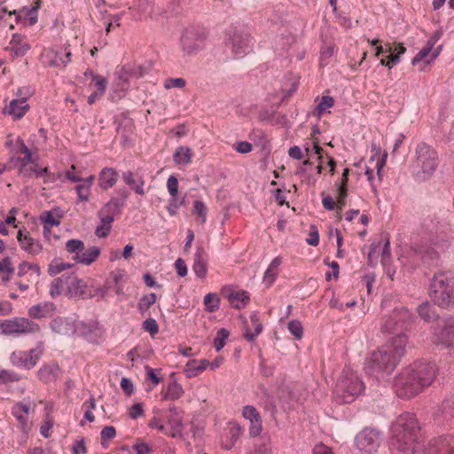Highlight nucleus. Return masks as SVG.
<instances>
[{"label": "nucleus", "mask_w": 454, "mask_h": 454, "mask_svg": "<svg viewBox=\"0 0 454 454\" xmlns=\"http://www.w3.org/2000/svg\"><path fill=\"white\" fill-rule=\"evenodd\" d=\"M288 330L297 340H301L303 336V327L298 320L290 321L288 323Z\"/></svg>", "instance_id": "nucleus-54"}, {"label": "nucleus", "mask_w": 454, "mask_h": 454, "mask_svg": "<svg viewBox=\"0 0 454 454\" xmlns=\"http://www.w3.org/2000/svg\"><path fill=\"white\" fill-rule=\"evenodd\" d=\"M338 386L345 394L351 396L361 395L364 389L362 380L351 372H346Z\"/></svg>", "instance_id": "nucleus-17"}, {"label": "nucleus", "mask_w": 454, "mask_h": 454, "mask_svg": "<svg viewBox=\"0 0 454 454\" xmlns=\"http://www.w3.org/2000/svg\"><path fill=\"white\" fill-rule=\"evenodd\" d=\"M374 256H380L382 264L386 265L391 259L390 244L387 238L381 239L378 243L372 244L368 254L369 261Z\"/></svg>", "instance_id": "nucleus-24"}, {"label": "nucleus", "mask_w": 454, "mask_h": 454, "mask_svg": "<svg viewBox=\"0 0 454 454\" xmlns=\"http://www.w3.org/2000/svg\"><path fill=\"white\" fill-rule=\"evenodd\" d=\"M103 215V211L100 213ZM114 221L113 215L101 216V223L96 229V235L99 238L106 236L111 229V223Z\"/></svg>", "instance_id": "nucleus-42"}, {"label": "nucleus", "mask_w": 454, "mask_h": 454, "mask_svg": "<svg viewBox=\"0 0 454 454\" xmlns=\"http://www.w3.org/2000/svg\"><path fill=\"white\" fill-rule=\"evenodd\" d=\"M243 416L250 422L249 434L255 437L260 434L262 429L260 414L253 406L247 405L243 410Z\"/></svg>", "instance_id": "nucleus-28"}, {"label": "nucleus", "mask_w": 454, "mask_h": 454, "mask_svg": "<svg viewBox=\"0 0 454 454\" xmlns=\"http://www.w3.org/2000/svg\"><path fill=\"white\" fill-rule=\"evenodd\" d=\"M56 306L53 302L43 301L28 309L27 315L32 318L40 319L53 315Z\"/></svg>", "instance_id": "nucleus-29"}, {"label": "nucleus", "mask_w": 454, "mask_h": 454, "mask_svg": "<svg viewBox=\"0 0 454 454\" xmlns=\"http://www.w3.org/2000/svg\"><path fill=\"white\" fill-rule=\"evenodd\" d=\"M220 300L215 294L209 293L204 297V304L209 312H214L219 308Z\"/></svg>", "instance_id": "nucleus-47"}, {"label": "nucleus", "mask_w": 454, "mask_h": 454, "mask_svg": "<svg viewBox=\"0 0 454 454\" xmlns=\"http://www.w3.org/2000/svg\"><path fill=\"white\" fill-rule=\"evenodd\" d=\"M90 87L95 90V91H98L99 95H103L106 91V80L100 75L93 76V80L90 84Z\"/></svg>", "instance_id": "nucleus-52"}, {"label": "nucleus", "mask_w": 454, "mask_h": 454, "mask_svg": "<svg viewBox=\"0 0 454 454\" xmlns=\"http://www.w3.org/2000/svg\"><path fill=\"white\" fill-rule=\"evenodd\" d=\"M192 270L197 277L203 278L207 275V266L205 260V251L202 247H198L195 256Z\"/></svg>", "instance_id": "nucleus-33"}, {"label": "nucleus", "mask_w": 454, "mask_h": 454, "mask_svg": "<svg viewBox=\"0 0 454 454\" xmlns=\"http://www.w3.org/2000/svg\"><path fill=\"white\" fill-rule=\"evenodd\" d=\"M419 317L427 322H430L436 317L435 312L428 302L422 303L418 308Z\"/></svg>", "instance_id": "nucleus-45"}, {"label": "nucleus", "mask_w": 454, "mask_h": 454, "mask_svg": "<svg viewBox=\"0 0 454 454\" xmlns=\"http://www.w3.org/2000/svg\"><path fill=\"white\" fill-rule=\"evenodd\" d=\"M78 198L81 201H88L90 194V187H89L88 184L80 183L75 187Z\"/></svg>", "instance_id": "nucleus-55"}, {"label": "nucleus", "mask_w": 454, "mask_h": 454, "mask_svg": "<svg viewBox=\"0 0 454 454\" xmlns=\"http://www.w3.org/2000/svg\"><path fill=\"white\" fill-rule=\"evenodd\" d=\"M407 338L399 335L396 339H389L387 342L379 349L373 351L367 358L364 370L367 374L383 379L390 375L402 356L405 353Z\"/></svg>", "instance_id": "nucleus-1"}, {"label": "nucleus", "mask_w": 454, "mask_h": 454, "mask_svg": "<svg viewBox=\"0 0 454 454\" xmlns=\"http://www.w3.org/2000/svg\"><path fill=\"white\" fill-rule=\"evenodd\" d=\"M75 321L70 317H55L50 324V327L55 333L71 336L75 333Z\"/></svg>", "instance_id": "nucleus-22"}, {"label": "nucleus", "mask_w": 454, "mask_h": 454, "mask_svg": "<svg viewBox=\"0 0 454 454\" xmlns=\"http://www.w3.org/2000/svg\"><path fill=\"white\" fill-rule=\"evenodd\" d=\"M433 341L447 348L454 346V317H449L439 325L434 333Z\"/></svg>", "instance_id": "nucleus-14"}, {"label": "nucleus", "mask_w": 454, "mask_h": 454, "mask_svg": "<svg viewBox=\"0 0 454 454\" xmlns=\"http://www.w3.org/2000/svg\"><path fill=\"white\" fill-rule=\"evenodd\" d=\"M173 158L177 165H186L191 161L192 150L189 147L180 146L176 149Z\"/></svg>", "instance_id": "nucleus-41"}, {"label": "nucleus", "mask_w": 454, "mask_h": 454, "mask_svg": "<svg viewBox=\"0 0 454 454\" xmlns=\"http://www.w3.org/2000/svg\"><path fill=\"white\" fill-rule=\"evenodd\" d=\"M133 130V121L126 114H123L117 128V132L121 137L120 143L123 147H129L132 145Z\"/></svg>", "instance_id": "nucleus-21"}, {"label": "nucleus", "mask_w": 454, "mask_h": 454, "mask_svg": "<svg viewBox=\"0 0 454 454\" xmlns=\"http://www.w3.org/2000/svg\"><path fill=\"white\" fill-rule=\"evenodd\" d=\"M114 185V169L110 168H104L99 175V186L103 190H107Z\"/></svg>", "instance_id": "nucleus-43"}, {"label": "nucleus", "mask_w": 454, "mask_h": 454, "mask_svg": "<svg viewBox=\"0 0 454 454\" xmlns=\"http://www.w3.org/2000/svg\"><path fill=\"white\" fill-rule=\"evenodd\" d=\"M442 50V45L437 46L435 49L432 50L430 47H424L421 49L416 56L412 59V65L416 66L417 64L423 62L422 65L419 67L420 71L425 70L426 66L433 62L440 54Z\"/></svg>", "instance_id": "nucleus-27"}, {"label": "nucleus", "mask_w": 454, "mask_h": 454, "mask_svg": "<svg viewBox=\"0 0 454 454\" xmlns=\"http://www.w3.org/2000/svg\"><path fill=\"white\" fill-rule=\"evenodd\" d=\"M186 81L184 78H168L164 82V88L170 90L173 88L182 89L185 86Z\"/></svg>", "instance_id": "nucleus-56"}, {"label": "nucleus", "mask_w": 454, "mask_h": 454, "mask_svg": "<svg viewBox=\"0 0 454 454\" xmlns=\"http://www.w3.org/2000/svg\"><path fill=\"white\" fill-rule=\"evenodd\" d=\"M209 365L207 360H192L186 364L185 372L188 377H195L202 372Z\"/></svg>", "instance_id": "nucleus-37"}, {"label": "nucleus", "mask_w": 454, "mask_h": 454, "mask_svg": "<svg viewBox=\"0 0 454 454\" xmlns=\"http://www.w3.org/2000/svg\"><path fill=\"white\" fill-rule=\"evenodd\" d=\"M94 407V399H90L86 401L82 405V408L84 409V419L90 422L94 421V415L91 411V409H93Z\"/></svg>", "instance_id": "nucleus-61"}, {"label": "nucleus", "mask_w": 454, "mask_h": 454, "mask_svg": "<svg viewBox=\"0 0 454 454\" xmlns=\"http://www.w3.org/2000/svg\"><path fill=\"white\" fill-rule=\"evenodd\" d=\"M333 98L330 96H324L316 108V113L320 116L326 110L333 106Z\"/></svg>", "instance_id": "nucleus-53"}, {"label": "nucleus", "mask_w": 454, "mask_h": 454, "mask_svg": "<svg viewBox=\"0 0 454 454\" xmlns=\"http://www.w3.org/2000/svg\"><path fill=\"white\" fill-rule=\"evenodd\" d=\"M437 373L434 363H415L406 367L395 379V387L399 397H412L431 385Z\"/></svg>", "instance_id": "nucleus-2"}, {"label": "nucleus", "mask_w": 454, "mask_h": 454, "mask_svg": "<svg viewBox=\"0 0 454 454\" xmlns=\"http://www.w3.org/2000/svg\"><path fill=\"white\" fill-rule=\"evenodd\" d=\"M229 334V332L224 328L217 331L216 336L214 340V346L216 351H220L224 347Z\"/></svg>", "instance_id": "nucleus-48"}, {"label": "nucleus", "mask_w": 454, "mask_h": 454, "mask_svg": "<svg viewBox=\"0 0 454 454\" xmlns=\"http://www.w3.org/2000/svg\"><path fill=\"white\" fill-rule=\"evenodd\" d=\"M156 301V294L154 293L148 294L140 298L137 303L138 310L144 314Z\"/></svg>", "instance_id": "nucleus-44"}, {"label": "nucleus", "mask_w": 454, "mask_h": 454, "mask_svg": "<svg viewBox=\"0 0 454 454\" xmlns=\"http://www.w3.org/2000/svg\"><path fill=\"white\" fill-rule=\"evenodd\" d=\"M75 333L86 338L89 341L96 342L101 338L104 330L96 320L75 321Z\"/></svg>", "instance_id": "nucleus-15"}, {"label": "nucleus", "mask_w": 454, "mask_h": 454, "mask_svg": "<svg viewBox=\"0 0 454 454\" xmlns=\"http://www.w3.org/2000/svg\"><path fill=\"white\" fill-rule=\"evenodd\" d=\"M429 295L439 306L454 305V276L447 273L435 275L431 280Z\"/></svg>", "instance_id": "nucleus-5"}, {"label": "nucleus", "mask_w": 454, "mask_h": 454, "mask_svg": "<svg viewBox=\"0 0 454 454\" xmlns=\"http://www.w3.org/2000/svg\"><path fill=\"white\" fill-rule=\"evenodd\" d=\"M66 248L68 253L74 254V256H77L84 250V244L80 239H73L67 241Z\"/></svg>", "instance_id": "nucleus-46"}, {"label": "nucleus", "mask_w": 454, "mask_h": 454, "mask_svg": "<svg viewBox=\"0 0 454 454\" xmlns=\"http://www.w3.org/2000/svg\"><path fill=\"white\" fill-rule=\"evenodd\" d=\"M254 454H271V449L270 446L269 440H263V442L256 446Z\"/></svg>", "instance_id": "nucleus-64"}, {"label": "nucleus", "mask_w": 454, "mask_h": 454, "mask_svg": "<svg viewBox=\"0 0 454 454\" xmlns=\"http://www.w3.org/2000/svg\"><path fill=\"white\" fill-rule=\"evenodd\" d=\"M194 211L201 218V223H204L206 222V216H207L206 205L200 200H196L194 202Z\"/></svg>", "instance_id": "nucleus-63"}, {"label": "nucleus", "mask_w": 454, "mask_h": 454, "mask_svg": "<svg viewBox=\"0 0 454 454\" xmlns=\"http://www.w3.org/2000/svg\"><path fill=\"white\" fill-rule=\"evenodd\" d=\"M143 328L153 336L159 332L158 324L153 318L145 319L143 323Z\"/></svg>", "instance_id": "nucleus-59"}, {"label": "nucleus", "mask_w": 454, "mask_h": 454, "mask_svg": "<svg viewBox=\"0 0 454 454\" xmlns=\"http://www.w3.org/2000/svg\"><path fill=\"white\" fill-rule=\"evenodd\" d=\"M167 187L171 197H176L178 192V181L174 176H170L167 181Z\"/></svg>", "instance_id": "nucleus-62"}, {"label": "nucleus", "mask_w": 454, "mask_h": 454, "mask_svg": "<svg viewBox=\"0 0 454 454\" xmlns=\"http://www.w3.org/2000/svg\"><path fill=\"white\" fill-rule=\"evenodd\" d=\"M380 442V432L376 429L365 428L355 439L357 449L365 454L375 452Z\"/></svg>", "instance_id": "nucleus-11"}, {"label": "nucleus", "mask_w": 454, "mask_h": 454, "mask_svg": "<svg viewBox=\"0 0 454 454\" xmlns=\"http://www.w3.org/2000/svg\"><path fill=\"white\" fill-rule=\"evenodd\" d=\"M20 380V376L14 372L5 369L0 370V384L19 381Z\"/></svg>", "instance_id": "nucleus-51"}, {"label": "nucleus", "mask_w": 454, "mask_h": 454, "mask_svg": "<svg viewBox=\"0 0 454 454\" xmlns=\"http://www.w3.org/2000/svg\"><path fill=\"white\" fill-rule=\"evenodd\" d=\"M145 73V68L136 61L124 63L115 78V98H124L133 81L143 77Z\"/></svg>", "instance_id": "nucleus-6"}, {"label": "nucleus", "mask_w": 454, "mask_h": 454, "mask_svg": "<svg viewBox=\"0 0 454 454\" xmlns=\"http://www.w3.org/2000/svg\"><path fill=\"white\" fill-rule=\"evenodd\" d=\"M240 427L236 423H230L225 429V434L222 437V446L223 449L231 450L240 435Z\"/></svg>", "instance_id": "nucleus-31"}, {"label": "nucleus", "mask_w": 454, "mask_h": 454, "mask_svg": "<svg viewBox=\"0 0 454 454\" xmlns=\"http://www.w3.org/2000/svg\"><path fill=\"white\" fill-rule=\"evenodd\" d=\"M306 242L313 247H316L319 243V232L315 225L310 226L309 237L306 239Z\"/></svg>", "instance_id": "nucleus-60"}, {"label": "nucleus", "mask_w": 454, "mask_h": 454, "mask_svg": "<svg viewBox=\"0 0 454 454\" xmlns=\"http://www.w3.org/2000/svg\"><path fill=\"white\" fill-rule=\"evenodd\" d=\"M133 10L137 12L135 14L136 19H142L149 15L153 10L152 0H137L134 4Z\"/></svg>", "instance_id": "nucleus-39"}, {"label": "nucleus", "mask_w": 454, "mask_h": 454, "mask_svg": "<svg viewBox=\"0 0 454 454\" xmlns=\"http://www.w3.org/2000/svg\"><path fill=\"white\" fill-rule=\"evenodd\" d=\"M62 215L59 214V209L51 211H43L40 215L41 222L43 223V235L47 238L49 232L53 226L60 224V218Z\"/></svg>", "instance_id": "nucleus-30"}, {"label": "nucleus", "mask_w": 454, "mask_h": 454, "mask_svg": "<svg viewBox=\"0 0 454 454\" xmlns=\"http://www.w3.org/2000/svg\"><path fill=\"white\" fill-rule=\"evenodd\" d=\"M228 300L233 308L240 309L248 304L250 294L244 290L231 291L228 294Z\"/></svg>", "instance_id": "nucleus-32"}, {"label": "nucleus", "mask_w": 454, "mask_h": 454, "mask_svg": "<svg viewBox=\"0 0 454 454\" xmlns=\"http://www.w3.org/2000/svg\"><path fill=\"white\" fill-rule=\"evenodd\" d=\"M390 442L403 454H414L422 440L421 427L413 413L399 415L390 427Z\"/></svg>", "instance_id": "nucleus-3"}, {"label": "nucleus", "mask_w": 454, "mask_h": 454, "mask_svg": "<svg viewBox=\"0 0 454 454\" xmlns=\"http://www.w3.org/2000/svg\"><path fill=\"white\" fill-rule=\"evenodd\" d=\"M17 239L20 249L29 255L35 256L43 251L42 243L37 239L33 238L28 231L23 232L20 230Z\"/></svg>", "instance_id": "nucleus-18"}, {"label": "nucleus", "mask_w": 454, "mask_h": 454, "mask_svg": "<svg viewBox=\"0 0 454 454\" xmlns=\"http://www.w3.org/2000/svg\"><path fill=\"white\" fill-rule=\"evenodd\" d=\"M99 254L100 249L98 247L93 246L83 250L77 256H74V260L77 263L90 265L98 258Z\"/></svg>", "instance_id": "nucleus-34"}, {"label": "nucleus", "mask_w": 454, "mask_h": 454, "mask_svg": "<svg viewBox=\"0 0 454 454\" xmlns=\"http://www.w3.org/2000/svg\"><path fill=\"white\" fill-rule=\"evenodd\" d=\"M30 48L31 45L28 43L27 37L23 35L15 33L12 35L9 45L5 48V50L11 51L13 57L20 58L25 56Z\"/></svg>", "instance_id": "nucleus-20"}, {"label": "nucleus", "mask_w": 454, "mask_h": 454, "mask_svg": "<svg viewBox=\"0 0 454 454\" xmlns=\"http://www.w3.org/2000/svg\"><path fill=\"white\" fill-rule=\"evenodd\" d=\"M71 52L61 50L45 49L41 54V61L47 67H65L70 62Z\"/></svg>", "instance_id": "nucleus-16"}, {"label": "nucleus", "mask_w": 454, "mask_h": 454, "mask_svg": "<svg viewBox=\"0 0 454 454\" xmlns=\"http://www.w3.org/2000/svg\"><path fill=\"white\" fill-rule=\"evenodd\" d=\"M54 420L52 418L50 417L49 414L46 415L45 420L43 421V425L40 428L41 434L47 438L50 436V431L51 427H53Z\"/></svg>", "instance_id": "nucleus-57"}, {"label": "nucleus", "mask_w": 454, "mask_h": 454, "mask_svg": "<svg viewBox=\"0 0 454 454\" xmlns=\"http://www.w3.org/2000/svg\"><path fill=\"white\" fill-rule=\"evenodd\" d=\"M282 262V260L279 256L274 258L263 275V283L267 285V286H271L278 274V268Z\"/></svg>", "instance_id": "nucleus-36"}, {"label": "nucleus", "mask_w": 454, "mask_h": 454, "mask_svg": "<svg viewBox=\"0 0 454 454\" xmlns=\"http://www.w3.org/2000/svg\"><path fill=\"white\" fill-rule=\"evenodd\" d=\"M411 320L412 315L408 309L404 308L395 309L391 314L382 318L380 329L382 333L394 334L395 336L391 339L395 340L401 334L407 338L404 329Z\"/></svg>", "instance_id": "nucleus-9"}, {"label": "nucleus", "mask_w": 454, "mask_h": 454, "mask_svg": "<svg viewBox=\"0 0 454 454\" xmlns=\"http://www.w3.org/2000/svg\"><path fill=\"white\" fill-rule=\"evenodd\" d=\"M122 178L124 183L133 189L136 193L139 195L145 193L143 188L144 181L141 177L136 176V175L130 171H127L122 174Z\"/></svg>", "instance_id": "nucleus-35"}, {"label": "nucleus", "mask_w": 454, "mask_h": 454, "mask_svg": "<svg viewBox=\"0 0 454 454\" xmlns=\"http://www.w3.org/2000/svg\"><path fill=\"white\" fill-rule=\"evenodd\" d=\"M62 374L63 371L58 363L53 361L43 364L37 371L38 379L45 384L54 383Z\"/></svg>", "instance_id": "nucleus-19"}, {"label": "nucleus", "mask_w": 454, "mask_h": 454, "mask_svg": "<svg viewBox=\"0 0 454 454\" xmlns=\"http://www.w3.org/2000/svg\"><path fill=\"white\" fill-rule=\"evenodd\" d=\"M35 408V404L30 402H18L13 405L12 413L16 418L21 431L27 432L29 430Z\"/></svg>", "instance_id": "nucleus-12"}, {"label": "nucleus", "mask_w": 454, "mask_h": 454, "mask_svg": "<svg viewBox=\"0 0 454 454\" xmlns=\"http://www.w3.org/2000/svg\"><path fill=\"white\" fill-rule=\"evenodd\" d=\"M42 354V350L38 348H31L29 351L16 350L11 354L10 361L16 367L30 370L37 364Z\"/></svg>", "instance_id": "nucleus-13"}, {"label": "nucleus", "mask_w": 454, "mask_h": 454, "mask_svg": "<svg viewBox=\"0 0 454 454\" xmlns=\"http://www.w3.org/2000/svg\"><path fill=\"white\" fill-rule=\"evenodd\" d=\"M70 267H71V264H69L67 262L53 261L49 265L48 273L51 276H55V275L59 274L60 272L69 269Z\"/></svg>", "instance_id": "nucleus-50"}, {"label": "nucleus", "mask_w": 454, "mask_h": 454, "mask_svg": "<svg viewBox=\"0 0 454 454\" xmlns=\"http://www.w3.org/2000/svg\"><path fill=\"white\" fill-rule=\"evenodd\" d=\"M66 295L67 296V281L66 275H62L57 278H55L50 286V295L52 298H55L59 295Z\"/></svg>", "instance_id": "nucleus-38"}, {"label": "nucleus", "mask_w": 454, "mask_h": 454, "mask_svg": "<svg viewBox=\"0 0 454 454\" xmlns=\"http://www.w3.org/2000/svg\"><path fill=\"white\" fill-rule=\"evenodd\" d=\"M207 31L200 26H190L184 28L181 35V49L184 55L192 56L205 49Z\"/></svg>", "instance_id": "nucleus-8"}, {"label": "nucleus", "mask_w": 454, "mask_h": 454, "mask_svg": "<svg viewBox=\"0 0 454 454\" xmlns=\"http://www.w3.org/2000/svg\"><path fill=\"white\" fill-rule=\"evenodd\" d=\"M0 328L6 335L36 333L41 331L37 323L25 317L4 320L0 323Z\"/></svg>", "instance_id": "nucleus-10"}, {"label": "nucleus", "mask_w": 454, "mask_h": 454, "mask_svg": "<svg viewBox=\"0 0 454 454\" xmlns=\"http://www.w3.org/2000/svg\"><path fill=\"white\" fill-rule=\"evenodd\" d=\"M101 446L106 450L114 440V427H106L101 431Z\"/></svg>", "instance_id": "nucleus-49"}, {"label": "nucleus", "mask_w": 454, "mask_h": 454, "mask_svg": "<svg viewBox=\"0 0 454 454\" xmlns=\"http://www.w3.org/2000/svg\"><path fill=\"white\" fill-rule=\"evenodd\" d=\"M29 105L27 102L26 98H20L12 99L9 105H7L3 113L4 114H8L12 117V120H20L21 119L28 111Z\"/></svg>", "instance_id": "nucleus-23"}, {"label": "nucleus", "mask_w": 454, "mask_h": 454, "mask_svg": "<svg viewBox=\"0 0 454 454\" xmlns=\"http://www.w3.org/2000/svg\"><path fill=\"white\" fill-rule=\"evenodd\" d=\"M0 272L3 274L8 273L9 275H13L14 267L12 266V262L10 257H4L0 262Z\"/></svg>", "instance_id": "nucleus-58"}, {"label": "nucleus", "mask_w": 454, "mask_h": 454, "mask_svg": "<svg viewBox=\"0 0 454 454\" xmlns=\"http://www.w3.org/2000/svg\"><path fill=\"white\" fill-rule=\"evenodd\" d=\"M423 454H452L446 434L430 440Z\"/></svg>", "instance_id": "nucleus-26"}, {"label": "nucleus", "mask_w": 454, "mask_h": 454, "mask_svg": "<svg viewBox=\"0 0 454 454\" xmlns=\"http://www.w3.org/2000/svg\"><path fill=\"white\" fill-rule=\"evenodd\" d=\"M250 321L253 327L254 328V331L252 332L249 328H247L245 332V338L248 341H254L255 338L261 333L262 330V325L260 323L258 315L256 313H253L251 315Z\"/></svg>", "instance_id": "nucleus-40"}, {"label": "nucleus", "mask_w": 454, "mask_h": 454, "mask_svg": "<svg viewBox=\"0 0 454 454\" xmlns=\"http://www.w3.org/2000/svg\"><path fill=\"white\" fill-rule=\"evenodd\" d=\"M438 164L437 152L427 143H419L411 164V171L414 178L418 181L429 179L435 172Z\"/></svg>", "instance_id": "nucleus-4"}, {"label": "nucleus", "mask_w": 454, "mask_h": 454, "mask_svg": "<svg viewBox=\"0 0 454 454\" xmlns=\"http://www.w3.org/2000/svg\"><path fill=\"white\" fill-rule=\"evenodd\" d=\"M67 296L82 297L87 294V284L75 275L66 274Z\"/></svg>", "instance_id": "nucleus-25"}, {"label": "nucleus", "mask_w": 454, "mask_h": 454, "mask_svg": "<svg viewBox=\"0 0 454 454\" xmlns=\"http://www.w3.org/2000/svg\"><path fill=\"white\" fill-rule=\"evenodd\" d=\"M225 46L236 59L242 58L251 51L253 40L251 35L237 26L230 27L225 33Z\"/></svg>", "instance_id": "nucleus-7"}]
</instances>
